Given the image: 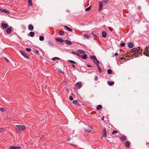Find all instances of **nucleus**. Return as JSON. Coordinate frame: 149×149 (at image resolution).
I'll return each instance as SVG.
<instances>
[{
	"mask_svg": "<svg viewBox=\"0 0 149 149\" xmlns=\"http://www.w3.org/2000/svg\"><path fill=\"white\" fill-rule=\"evenodd\" d=\"M81 58L84 59H87V56L86 54L82 55L81 56Z\"/></svg>",
	"mask_w": 149,
	"mask_h": 149,
	"instance_id": "4be33fe9",
	"label": "nucleus"
},
{
	"mask_svg": "<svg viewBox=\"0 0 149 149\" xmlns=\"http://www.w3.org/2000/svg\"><path fill=\"white\" fill-rule=\"evenodd\" d=\"M72 66L74 68H75L76 67L75 66V65H72Z\"/></svg>",
	"mask_w": 149,
	"mask_h": 149,
	"instance_id": "5fc2aeb1",
	"label": "nucleus"
},
{
	"mask_svg": "<svg viewBox=\"0 0 149 149\" xmlns=\"http://www.w3.org/2000/svg\"><path fill=\"white\" fill-rule=\"evenodd\" d=\"M21 147L19 146L18 147L10 146L9 148L10 149H20Z\"/></svg>",
	"mask_w": 149,
	"mask_h": 149,
	"instance_id": "6e6552de",
	"label": "nucleus"
},
{
	"mask_svg": "<svg viewBox=\"0 0 149 149\" xmlns=\"http://www.w3.org/2000/svg\"><path fill=\"white\" fill-rule=\"evenodd\" d=\"M3 127H1L0 128V132L1 131L3 130Z\"/></svg>",
	"mask_w": 149,
	"mask_h": 149,
	"instance_id": "8fccbe9b",
	"label": "nucleus"
},
{
	"mask_svg": "<svg viewBox=\"0 0 149 149\" xmlns=\"http://www.w3.org/2000/svg\"><path fill=\"white\" fill-rule=\"evenodd\" d=\"M8 26V25L6 24L2 23L1 24V26L3 28L6 29Z\"/></svg>",
	"mask_w": 149,
	"mask_h": 149,
	"instance_id": "9d476101",
	"label": "nucleus"
},
{
	"mask_svg": "<svg viewBox=\"0 0 149 149\" xmlns=\"http://www.w3.org/2000/svg\"><path fill=\"white\" fill-rule=\"evenodd\" d=\"M85 38H89L87 34H84L83 35Z\"/></svg>",
	"mask_w": 149,
	"mask_h": 149,
	"instance_id": "c9c22d12",
	"label": "nucleus"
},
{
	"mask_svg": "<svg viewBox=\"0 0 149 149\" xmlns=\"http://www.w3.org/2000/svg\"><path fill=\"white\" fill-rule=\"evenodd\" d=\"M71 144V145H74V146H76V145H73V144Z\"/></svg>",
	"mask_w": 149,
	"mask_h": 149,
	"instance_id": "bf43d9fd",
	"label": "nucleus"
},
{
	"mask_svg": "<svg viewBox=\"0 0 149 149\" xmlns=\"http://www.w3.org/2000/svg\"><path fill=\"white\" fill-rule=\"evenodd\" d=\"M34 33L33 32H32V31L31 32L29 33V36L31 37H33L34 36Z\"/></svg>",
	"mask_w": 149,
	"mask_h": 149,
	"instance_id": "bb28decb",
	"label": "nucleus"
},
{
	"mask_svg": "<svg viewBox=\"0 0 149 149\" xmlns=\"http://www.w3.org/2000/svg\"><path fill=\"white\" fill-rule=\"evenodd\" d=\"M93 62L98 67L97 69L99 70L100 72H101V70L99 64L96 63V62L95 61H93Z\"/></svg>",
	"mask_w": 149,
	"mask_h": 149,
	"instance_id": "9b49d317",
	"label": "nucleus"
},
{
	"mask_svg": "<svg viewBox=\"0 0 149 149\" xmlns=\"http://www.w3.org/2000/svg\"><path fill=\"white\" fill-rule=\"evenodd\" d=\"M65 42L68 45H71L72 44V42L69 40H65Z\"/></svg>",
	"mask_w": 149,
	"mask_h": 149,
	"instance_id": "2eb2a0df",
	"label": "nucleus"
},
{
	"mask_svg": "<svg viewBox=\"0 0 149 149\" xmlns=\"http://www.w3.org/2000/svg\"><path fill=\"white\" fill-rule=\"evenodd\" d=\"M59 35L60 36H63L64 35L63 33L60 32L59 33Z\"/></svg>",
	"mask_w": 149,
	"mask_h": 149,
	"instance_id": "37998d69",
	"label": "nucleus"
},
{
	"mask_svg": "<svg viewBox=\"0 0 149 149\" xmlns=\"http://www.w3.org/2000/svg\"><path fill=\"white\" fill-rule=\"evenodd\" d=\"M130 143L129 141H126L125 142V146L127 148H129L130 147Z\"/></svg>",
	"mask_w": 149,
	"mask_h": 149,
	"instance_id": "f3484780",
	"label": "nucleus"
},
{
	"mask_svg": "<svg viewBox=\"0 0 149 149\" xmlns=\"http://www.w3.org/2000/svg\"><path fill=\"white\" fill-rule=\"evenodd\" d=\"M101 120H104V117H102V118H101Z\"/></svg>",
	"mask_w": 149,
	"mask_h": 149,
	"instance_id": "6e6d98bb",
	"label": "nucleus"
},
{
	"mask_svg": "<svg viewBox=\"0 0 149 149\" xmlns=\"http://www.w3.org/2000/svg\"><path fill=\"white\" fill-rule=\"evenodd\" d=\"M26 50L28 52H30L31 51V49L30 48H26Z\"/></svg>",
	"mask_w": 149,
	"mask_h": 149,
	"instance_id": "58836bf2",
	"label": "nucleus"
},
{
	"mask_svg": "<svg viewBox=\"0 0 149 149\" xmlns=\"http://www.w3.org/2000/svg\"><path fill=\"white\" fill-rule=\"evenodd\" d=\"M76 88L77 89H79L82 86V83L81 82H79L75 84Z\"/></svg>",
	"mask_w": 149,
	"mask_h": 149,
	"instance_id": "f03ea898",
	"label": "nucleus"
},
{
	"mask_svg": "<svg viewBox=\"0 0 149 149\" xmlns=\"http://www.w3.org/2000/svg\"><path fill=\"white\" fill-rule=\"evenodd\" d=\"M20 52L21 54L23 55L25 58L27 59H29V57L28 56L25 52L22 50H20Z\"/></svg>",
	"mask_w": 149,
	"mask_h": 149,
	"instance_id": "7ed1b4c3",
	"label": "nucleus"
},
{
	"mask_svg": "<svg viewBox=\"0 0 149 149\" xmlns=\"http://www.w3.org/2000/svg\"><path fill=\"white\" fill-rule=\"evenodd\" d=\"M99 12H100L103 8V5L102 1H100L99 2Z\"/></svg>",
	"mask_w": 149,
	"mask_h": 149,
	"instance_id": "423d86ee",
	"label": "nucleus"
},
{
	"mask_svg": "<svg viewBox=\"0 0 149 149\" xmlns=\"http://www.w3.org/2000/svg\"><path fill=\"white\" fill-rule=\"evenodd\" d=\"M87 67H88V68L91 67H92L91 65H87Z\"/></svg>",
	"mask_w": 149,
	"mask_h": 149,
	"instance_id": "3c124183",
	"label": "nucleus"
},
{
	"mask_svg": "<svg viewBox=\"0 0 149 149\" xmlns=\"http://www.w3.org/2000/svg\"><path fill=\"white\" fill-rule=\"evenodd\" d=\"M102 108V106L101 105H99L97 107L96 109L97 110H99L101 109Z\"/></svg>",
	"mask_w": 149,
	"mask_h": 149,
	"instance_id": "a878e982",
	"label": "nucleus"
},
{
	"mask_svg": "<svg viewBox=\"0 0 149 149\" xmlns=\"http://www.w3.org/2000/svg\"><path fill=\"white\" fill-rule=\"evenodd\" d=\"M28 5L29 6H32V3L31 1V0H28Z\"/></svg>",
	"mask_w": 149,
	"mask_h": 149,
	"instance_id": "c756f323",
	"label": "nucleus"
},
{
	"mask_svg": "<svg viewBox=\"0 0 149 149\" xmlns=\"http://www.w3.org/2000/svg\"><path fill=\"white\" fill-rule=\"evenodd\" d=\"M55 40L61 43L63 42L64 41L63 39L61 38H55Z\"/></svg>",
	"mask_w": 149,
	"mask_h": 149,
	"instance_id": "0eeeda50",
	"label": "nucleus"
},
{
	"mask_svg": "<svg viewBox=\"0 0 149 149\" xmlns=\"http://www.w3.org/2000/svg\"><path fill=\"white\" fill-rule=\"evenodd\" d=\"M70 140V139L69 138H68V141H69Z\"/></svg>",
	"mask_w": 149,
	"mask_h": 149,
	"instance_id": "13d9d810",
	"label": "nucleus"
},
{
	"mask_svg": "<svg viewBox=\"0 0 149 149\" xmlns=\"http://www.w3.org/2000/svg\"><path fill=\"white\" fill-rule=\"evenodd\" d=\"M107 136V132L106 130L105 129H104L103 130V134H102V136L104 137H106Z\"/></svg>",
	"mask_w": 149,
	"mask_h": 149,
	"instance_id": "f8f14e48",
	"label": "nucleus"
},
{
	"mask_svg": "<svg viewBox=\"0 0 149 149\" xmlns=\"http://www.w3.org/2000/svg\"><path fill=\"white\" fill-rule=\"evenodd\" d=\"M77 51L81 54H85V52L82 50L79 49L77 50Z\"/></svg>",
	"mask_w": 149,
	"mask_h": 149,
	"instance_id": "5701e85b",
	"label": "nucleus"
},
{
	"mask_svg": "<svg viewBox=\"0 0 149 149\" xmlns=\"http://www.w3.org/2000/svg\"><path fill=\"white\" fill-rule=\"evenodd\" d=\"M68 61L70 63L73 64H76V63L74 61L72 60H69Z\"/></svg>",
	"mask_w": 149,
	"mask_h": 149,
	"instance_id": "72a5a7b5",
	"label": "nucleus"
},
{
	"mask_svg": "<svg viewBox=\"0 0 149 149\" xmlns=\"http://www.w3.org/2000/svg\"><path fill=\"white\" fill-rule=\"evenodd\" d=\"M90 58L92 60H96L97 59L96 56H90Z\"/></svg>",
	"mask_w": 149,
	"mask_h": 149,
	"instance_id": "393cba45",
	"label": "nucleus"
},
{
	"mask_svg": "<svg viewBox=\"0 0 149 149\" xmlns=\"http://www.w3.org/2000/svg\"><path fill=\"white\" fill-rule=\"evenodd\" d=\"M95 79L97 81V76H95Z\"/></svg>",
	"mask_w": 149,
	"mask_h": 149,
	"instance_id": "864d4df0",
	"label": "nucleus"
},
{
	"mask_svg": "<svg viewBox=\"0 0 149 149\" xmlns=\"http://www.w3.org/2000/svg\"><path fill=\"white\" fill-rule=\"evenodd\" d=\"M118 133V131L117 130H114L112 132V134H117Z\"/></svg>",
	"mask_w": 149,
	"mask_h": 149,
	"instance_id": "f704fd0d",
	"label": "nucleus"
},
{
	"mask_svg": "<svg viewBox=\"0 0 149 149\" xmlns=\"http://www.w3.org/2000/svg\"><path fill=\"white\" fill-rule=\"evenodd\" d=\"M0 111L2 112H4L5 111V109L3 108H1L0 109Z\"/></svg>",
	"mask_w": 149,
	"mask_h": 149,
	"instance_id": "a19ab883",
	"label": "nucleus"
},
{
	"mask_svg": "<svg viewBox=\"0 0 149 149\" xmlns=\"http://www.w3.org/2000/svg\"><path fill=\"white\" fill-rule=\"evenodd\" d=\"M102 36L103 38H105L107 36V33L105 31H103L102 33Z\"/></svg>",
	"mask_w": 149,
	"mask_h": 149,
	"instance_id": "b1692460",
	"label": "nucleus"
},
{
	"mask_svg": "<svg viewBox=\"0 0 149 149\" xmlns=\"http://www.w3.org/2000/svg\"><path fill=\"white\" fill-rule=\"evenodd\" d=\"M60 59V58H58V57H53L52 58V60L53 61H55L56 60H59Z\"/></svg>",
	"mask_w": 149,
	"mask_h": 149,
	"instance_id": "2f4dec72",
	"label": "nucleus"
},
{
	"mask_svg": "<svg viewBox=\"0 0 149 149\" xmlns=\"http://www.w3.org/2000/svg\"><path fill=\"white\" fill-rule=\"evenodd\" d=\"M92 34L93 36L94 37H95V38H98V36H97L93 34V33H92Z\"/></svg>",
	"mask_w": 149,
	"mask_h": 149,
	"instance_id": "49530a36",
	"label": "nucleus"
},
{
	"mask_svg": "<svg viewBox=\"0 0 149 149\" xmlns=\"http://www.w3.org/2000/svg\"><path fill=\"white\" fill-rule=\"evenodd\" d=\"M107 84L109 86H112L114 84V82L113 81H108Z\"/></svg>",
	"mask_w": 149,
	"mask_h": 149,
	"instance_id": "6ab92c4d",
	"label": "nucleus"
},
{
	"mask_svg": "<svg viewBox=\"0 0 149 149\" xmlns=\"http://www.w3.org/2000/svg\"><path fill=\"white\" fill-rule=\"evenodd\" d=\"M48 43L50 47H54V45L52 43H51V42L50 40L48 41Z\"/></svg>",
	"mask_w": 149,
	"mask_h": 149,
	"instance_id": "a211bd4d",
	"label": "nucleus"
},
{
	"mask_svg": "<svg viewBox=\"0 0 149 149\" xmlns=\"http://www.w3.org/2000/svg\"><path fill=\"white\" fill-rule=\"evenodd\" d=\"M120 45L121 47H124L125 45V43L124 42L120 44Z\"/></svg>",
	"mask_w": 149,
	"mask_h": 149,
	"instance_id": "4c0bfd02",
	"label": "nucleus"
},
{
	"mask_svg": "<svg viewBox=\"0 0 149 149\" xmlns=\"http://www.w3.org/2000/svg\"><path fill=\"white\" fill-rule=\"evenodd\" d=\"M39 40L41 41H43L44 40V37L43 36H40L39 37Z\"/></svg>",
	"mask_w": 149,
	"mask_h": 149,
	"instance_id": "473e14b6",
	"label": "nucleus"
},
{
	"mask_svg": "<svg viewBox=\"0 0 149 149\" xmlns=\"http://www.w3.org/2000/svg\"><path fill=\"white\" fill-rule=\"evenodd\" d=\"M107 72L109 74H111L112 73V70L111 69H108L107 70Z\"/></svg>",
	"mask_w": 149,
	"mask_h": 149,
	"instance_id": "c85d7f7f",
	"label": "nucleus"
},
{
	"mask_svg": "<svg viewBox=\"0 0 149 149\" xmlns=\"http://www.w3.org/2000/svg\"><path fill=\"white\" fill-rule=\"evenodd\" d=\"M69 99L71 101H72L73 100V98L72 96H70L69 97Z\"/></svg>",
	"mask_w": 149,
	"mask_h": 149,
	"instance_id": "ea45409f",
	"label": "nucleus"
},
{
	"mask_svg": "<svg viewBox=\"0 0 149 149\" xmlns=\"http://www.w3.org/2000/svg\"><path fill=\"white\" fill-rule=\"evenodd\" d=\"M120 139L122 141H125L126 140V137H125V136L123 135L120 137Z\"/></svg>",
	"mask_w": 149,
	"mask_h": 149,
	"instance_id": "4468645a",
	"label": "nucleus"
},
{
	"mask_svg": "<svg viewBox=\"0 0 149 149\" xmlns=\"http://www.w3.org/2000/svg\"><path fill=\"white\" fill-rule=\"evenodd\" d=\"M34 52L36 54H38L39 52L37 49L35 50Z\"/></svg>",
	"mask_w": 149,
	"mask_h": 149,
	"instance_id": "c03bdc74",
	"label": "nucleus"
},
{
	"mask_svg": "<svg viewBox=\"0 0 149 149\" xmlns=\"http://www.w3.org/2000/svg\"><path fill=\"white\" fill-rule=\"evenodd\" d=\"M0 11L1 12L3 13H5L7 14H9V11L5 9H1Z\"/></svg>",
	"mask_w": 149,
	"mask_h": 149,
	"instance_id": "1a4fd4ad",
	"label": "nucleus"
},
{
	"mask_svg": "<svg viewBox=\"0 0 149 149\" xmlns=\"http://www.w3.org/2000/svg\"><path fill=\"white\" fill-rule=\"evenodd\" d=\"M108 0H103V2L104 3H106L108 2Z\"/></svg>",
	"mask_w": 149,
	"mask_h": 149,
	"instance_id": "a18cd8bd",
	"label": "nucleus"
},
{
	"mask_svg": "<svg viewBox=\"0 0 149 149\" xmlns=\"http://www.w3.org/2000/svg\"><path fill=\"white\" fill-rule=\"evenodd\" d=\"M64 27L68 31L70 32H72V29H71L68 27L67 26H65Z\"/></svg>",
	"mask_w": 149,
	"mask_h": 149,
	"instance_id": "aec40b11",
	"label": "nucleus"
},
{
	"mask_svg": "<svg viewBox=\"0 0 149 149\" xmlns=\"http://www.w3.org/2000/svg\"><path fill=\"white\" fill-rule=\"evenodd\" d=\"M6 31V32H7V33H9V34L10 33L11 31V28L10 27H9V28H7Z\"/></svg>",
	"mask_w": 149,
	"mask_h": 149,
	"instance_id": "412c9836",
	"label": "nucleus"
},
{
	"mask_svg": "<svg viewBox=\"0 0 149 149\" xmlns=\"http://www.w3.org/2000/svg\"><path fill=\"white\" fill-rule=\"evenodd\" d=\"M5 59L8 62H9V61L7 58H5Z\"/></svg>",
	"mask_w": 149,
	"mask_h": 149,
	"instance_id": "09e8293b",
	"label": "nucleus"
},
{
	"mask_svg": "<svg viewBox=\"0 0 149 149\" xmlns=\"http://www.w3.org/2000/svg\"><path fill=\"white\" fill-rule=\"evenodd\" d=\"M72 54H76L78 57L80 56V55L77 52H72Z\"/></svg>",
	"mask_w": 149,
	"mask_h": 149,
	"instance_id": "7c9ffc66",
	"label": "nucleus"
},
{
	"mask_svg": "<svg viewBox=\"0 0 149 149\" xmlns=\"http://www.w3.org/2000/svg\"><path fill=\"white\" fill-rule=\"evenodd\" d=\"M72 103L74 104H76L78 102L76 100H74L73 102Z\"/></svg>",
	"mask_w": 149,
	"mask_h": 149,
	"instance_id": "e433bc0d",
	"label": "nucleus"
},
{
	"mask_svg": "<svg viewBox=\"0 0 149 149\" xmlns=\"http://www.w3.org/2000/svg\"><path fill=\"white\" fill-rule=\"evenodd\" d=\"M117 55H118V54L117 53H116L114 54V56H117Z\"/></svg>",
	"mask_w": 149,
	"mask_h": 149,
	"instance_id": "603ef678",
	"label": "nucleus"
},
{
	"mask_svg": "<svg viewBox=\"0 0 149 149\" xmlns=\"http://www.w3.org/2000/svg\"><path fill=\"white\" fill-rule=\"evenodd\" d=\"M16 126L21 131L24 130L25 128V126L23 125H16Z\"/></svg>",
	"mask_w": 149,
	"mask_h": 149,
	"instance_id": "20e7f679",
	"label": "nucleus"
},
{
	"mask_svg": "<svg viewBox=\"0 0 149 149\" xmlns=\"http://www.w3.org/2000/svg\"><path fill=\"white\" fill-rule=\"evenodd\" d=\"M90 7H88L85 9V10L86 11H88L90 10Z\"/></svg>",
	"mask_w": 149,
	"mask_h": 149,
	"instance_id": "79ce46f5",
	"label": "nucleus"
},
{
	"mask_svg": "<svg viewBox=\"0 0 149 149\" xmlns=\"http://www.w3.org/2000/svg\"><path fill=\"white\" fill-rule=\"evenodd\" d=\"M133 44L132 42L129 43L127 45V46L129 48H132L133 47Z\"/></svg>",
	"mask_w": 149,
	"mask_h": 149,
	"instance_id": "dca6fc26",
	"label": "nucleus"
},
{
	"mask_svg": "<svg viewBox=\"0 0 149 149\" xmlns=\"http://www.w3.org/2000/svg\"><path fill=\"white\" fill-rule=\"evenodd\" d=\"M93 130V128L91 127L88 126L87 128L85 129V131L86 132L90 133Z\"/></svg>",
	"mask_w": 149,
	"mask_h": 149,
	"instance_id": "39448f33",
	"label": "nucleus"
},
{
	"mask_svg": "<svg viewBox=\"0 0 149 149\" xmlns=\"http://www.w3.org/2000/svg\"><path fill=\"white\" fill-rule=\"evenodd\" d=\"M140 50L138 49V53H140Z\"/></svg>",
	"mask_w": 149,
	"mask_h": 149,
	"instance_id": "4d7b16f0",
	"label": "nucleus"
},
{
	"mask_svg": "<svg viewBox=\"0 0 149 149\" xmlns=\"http://www.w3.org/2000/svg\"><path fill=\"white\" fill-rule=\"evenodd\" d=\"M138 49L137 48H134L132 49V51L134 53H138Z\"/></svg>",
	"mask_w": 149,
	"mask_h": 149,
	"instance_id": "cd10ccee",
	"label": "nucleus"
},
{
	"mask_svg": "<svg viewBox=\"0 0 149 149\" xmlns=\"http://www.w3.org/2000/svg\"><path fill=\"white\" fill-rule=\"evenodd\" d=\"M143 52V53L144 55L147 56H149V47H146L145 48L144 51L143 50H141V52Z\"/></svg>",
	"mask_w": 149,
	"mask_h": 149,
	"instance_id": "f257e3e1",
	"label": "nucleus"
},
{
	"mask_svg": "<svg viewBox=\"0 0 149 149\" xmlns=\"http://www.w3.org/2000/svg\"><path fill=\"white\" fill-rule=\"evenodd\" d=\"M97 62V63H96L97 64H99V63H100V62L99 61H98L97 59L95 60Z\"/></svg>",
	"mask_w": 149,
	"mask_h": 149,
	"instance_id": "de8ad7c7",
	"label": "nucleus"
},
{
	"mask_svg": "<svg viewBox=\"0 0 149 149\" xmlns=\"http://www.w3.org/2000/svg\"><path fill=\"white\" fill-rule=\"evenodd\" d=\"M33 26L31 24H30L28 26V29L29 30L32 31L33 29Z\"/></svg>",
	"mask_w": 149,
	"mask_h": 149,
	"instance_id": "ddd939ff",
	"label": "nucleus"
}]
</instances>
